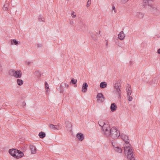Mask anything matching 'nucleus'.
Returning <instances> with one entry per match:
<instances>
[{
  "label": "nucleus",
  "mask_w": 160,
  "mask_h": 160,
  "mask_svg": "<svg viewBox=\"0 0 160 160\" xmlns=\"http://www.w3.org/2000/svg\"><path fill=\"white\" fill-rule=\"evenodd\" d=\"M104 135L107 136H110L114 139L117 138L120 135L119 131L115 127H112L111 129L109 128L106 131Z\"/></svg>",
  "instance_id": "nucleus-1"
},
{
  "label": "nucleus",
  "mask_w": 160,
  "mask_h": 160,
  "mask_svg": "<svg viewBox=\"0 0 160 160\" xmlns=\"http://www.w3.org/2000/svg\"><path fill=\"white\" fill-rule=\"evenodd\" d=\"M124 153L127 154V158L128 160H135L132 149L128 144L124 147Z\"/></svg>",
  "instance_id": "nucleus-2"
},
{
  "label": "nucleus",
  "mask_w": 160,
  "mask_h": 160,
  "mask_svg": "<svg viewBox=\"0 0 160 160\" xmlns=\"http://www.w3.org/2000/svg\"><path fill=\"white\" fill-rule=\"evenodd\" d=\"M98 123L100 126L102 127V133L104 134L106 131L110 128L109 125L108 123H105L102 120H99Z\"/></svg>",
  "instance_id": "nucleus-3"
},
{
  "label": "nucleus",
  "mask_w": 160,
  "mask_h": 160,
  "mask_svg": "<svg viewBox=\"0 0 160 160\" xmlns=\"http://www.w3.org/2000/svg\"><path fill=\"white\" fill-rule=\"evenodd\" d=\"M9 73L11 76H13L16 78H21L22 75L21 72L20 70H18L15 71L11 69L9 71Z\"/></svg>",
  "instance_id": "nucleus-4"
},
{
  "label": "nucleus",
  "mask_w": 160,
  "mask_h": 160,
  "mask_svg": "<svg viewBox=\"0 0 160 160\" xmlns=\"http://www.w3.org/2000/svg\"><path fill=\"white\" fill-rule=\"evenodd\" d=\"M148 10L152 13L155 14L156 15H158L159 13V12L158 9L152 5H151Z\"/></svg>",
  "instance_id": "nucleus-5"
},
{
  "label": "nucleus",
  "mask_w": 160,
  "mask_h": 160,
  "mask_svg": "<svg viewBox=\"0 0 160 160\" xmlns=\"http://www.w3.org/2000/svg\"><path fill=\"white\" fill-rule=\"evenodd\" d=\"M150 0H143V7L144 8L148 9L152 5L150 3Z\"/></svg>",
  "instance_id": "nucleus-6"
},
{
  "label": "nucleus",
  "mask_w": 160,
  "mask_h": 160,
  "mask_svg": "<svg viewBox=\"0 0 160 160\" xmlns=\"http://www.w3.org/2000/svg\"><path fill=\"white\" fill-rule=\"evenodd\" d=\"M97 100L100 102H103L104 101V97L102 94L101 93H98L97 96Z\"/></svg>",
  "instance_id": "nucleus-7"
},
{
  "label": "nucleus",
  "mask_w": 160,
  "mask_h": 160,
  "mask_svg": "<svg viewBox=\"0 0 160 160\" xmlns=\"http://www.w3.org/2000/svg\"><path fill=\"white\" fill-rule=\"evenodd\" d=\"M15 156L14 157L17 158H19L22 157L24 155L23 153L20 151L18 150L16 152L15 154Z\"/></svg>",
  "instance_id": "nucleus-8"
},
{
  "label": "nucleus",
  "mask_w": 160,
  "mask_h": 160,
  "mask_svg": "<svg viewBox=\"0 0 160 160\" xmlns=\"http://www.w3.org/2000/svg\"><path fill=\"white\" fill-rule=\"evenodd\" d=\"M114 93L116 94L119 99H120L121 98V91L120 89H114Z\"/></svg>",
  "instance_id": "nucleus-9"
},
{
  "label": "nucleus",
  "mask_w": 160,
  "mask_h": 160,
  "mask_svg": "<svg viewBox=\"0 0 160 160\" xmlns=\"http://www.w3.org/2000/svg\"><path fill=\"white\" fill-rule=\"evenodd\" d=\"M125 36V34H124L123 31H122L120 32L118 34L119 39L121 40H123Z\"/></svg>",
  "instance_id": "nucleus-10"
},
{
  "label": "nucleus",
  "mask_w": 160,
  "mask_h": 160,
  "mask_svg": "<svg viewBox=\"0 0 160 160\" xmlns=\"http://www.w3.org/2000/svg\"><path fill=\"white\" fill-rule=\"evenodd\" d=\"M18 151V150L16 149H10L9 150V152L10 154L13 157H15L16 152Z\"/></svg>",
  "instance_id": "nucleus-11"
},
{
  "label": "nucleus",
  "mask_w": 160,
  "mask_h": 160,
  "mask_svg": "<svg viewBox=\"0 0 160 160\" xmlns=\"http://www.w3.org/2000/svg\"><path fill=\"white\" fill-rule=\"evenodd\" d=\"M88 85L86 82H84L82 85V91L83 92H85L87 91Z\"/></svg>",
  "instance_id": "nucleus-12"
},
{
  "label": "nucleus",
  "mask_w": 160,
  "mask_h": 160,
  "mask_svg": "<svg viewBox=\"0 0 160 160\" xmlns=\"http://www.w3.org/2000/svg\"><path fill=\"white\" fill-rule=\"evenodd\" d=\"M114 89H120L121 84L118 81H116L114 84Z\"/></svg>",
  "instance_id": "nucleus-13"
},
{
  "label": "nucleus",
  "mask_w": 160,
  "mask_h": 160,
  "mask_svg": "<svg viewBox=\"0 0 160 160\" xmlns=\"http://www.w3.org/2000/svg\"><path fill=\"white\" fill-rule=\"evenodd\" d=\"M77 137L78 138L79 140L82 141L84 139V136L83 134L81 133H78L77 134Z\"/></svg>",
  "instance_id": "nucleus-14"
},
{
  "label": "nucleus",
  "mask_w": 160,
  "mask_h": 160,
  "mask_svg": "<svg viewBox=\"0 0 160 160\" xmlns=\"http://www.w3.org/2000/svg\"><path fill=\"white\" fill-rule=\"evenodd\" d=\"M30 148L32 154H35L36 152V148L33 145H30Z\"/></svg>",
  "instance_id": "nucleus-15"
},
{
  "label": "nucleus",
  "mask_w": 160,
  "mask_h": 160,
  "mask_svg": "<svg viewBox=\"0 0 160 160\" xmlns=\"http://www.w3.org/2000/svg\"><path fill=\"white\" fill-rule=\"evenodd\" d=\"M117 106L115 103H112L110 106L111 110L112 112H114L116 110Z\"/></svg>",
  "instance_id": "nucleus-16"
},
{
  "label": "nucleus",
  "mask_w": 160,
  "mask_h": 160,
  "mask_svg": "<svg viewBox=\"0 0 160 160\" xmlns=\"http://www.w3.org/2000/svg\"><path fill=\"white\" fill-rule=\"evenodd\" d=\"M121 136L122 137V139L125 141V142L126 143L128 144L129 142V140L128 139V137L127 135H124V136L121 135Z\"/></svg>",
  "instance_id": "nucleus-17"
},
{
  "label": "nucleus",
  "mask_w": 160,
  "mask_h": 160,
  "mask_svg": "<svg viewBox=\"0 0 160 160\" xmlns=\"http://www.w3.org/2000/svg\"><path fill=\"white\" fill-rule=\"evenodd\" d=\"M144 14L143 13L140 12H137L136 13V17L139 18H142L144 16Z\"/></svg>",
  "instance_id": "nucleus-18"
},
{
  "label": "nucleus",
  "mask_w": 160,
  "mask_h": 160,
  "mask_svg": "<svg viewBox=\"0 0 160 160\" xmlns=\"http://www.w3.org/2000/svg\"><path fill=\"white\" fill-rule=\"evenodd\" d=\"M114 149L117 152L121 153L122 152V149L119 147H114Z\"/></svg>",
  "instance_id": "nucleus-19"
},
{
  "label": "nucleus",
  "mask_w": 160,
  "mask_h": 160,
  "mask_svg": "<svg viewBox=\"0 0 160 160\" xmlns=\"http://www.w3.org/2000/svg\"><path fill=\"white\" fill-rule=\"evenodd\" d=\"M107 84L105 82H101L100 84V87L101 88H103L107 87Z\"/></svg>",
  "instance_id": "nucleus-20"
},
{
  "label": "nucleus",
  "mask_w": 160,
  "mask_h": 160,
  "mask_svg": "<svg viewBox=\"0 0 160 160\" xmlns=\"http://www.w3.org/2000/svg\"><path fill=\"white\" fill-rule=\"evenodd\" d=\"M38 135L40 138H43L45 137L46 134L45 132L42 131L39 133Z\"/></svg>",
  "instance_id": "nucleus-21"
},
{
  "label": "nucleus",
  "mask_w": 160,
  "mask_h": 160,
  "mask_svg": "<svg viewBox=\"0 0 160 160\" xmlns=\"http://www.w3.org/2000/svg\"><path fill=\"white\" fill-rule=\"evenodd\" d=\"M126 90L127 92V96L131 95L132 93V90L130 88H126Z\"/></svg>",
  "instance_id": "nucleus-22"
},
{
  "label": "nucleus",
  "mask_w": 160,
  "mask_h": 160,
  "mask_svg": "<svg viewBox=\"0 0 160 160\" xmlns=\"http://www.w3.org/2000/svg\"><path fill=\"white\" fill-rule=\"evenodd\" d=\"M9 6V3L8 2H6L4 4L3 7V9L4 11L7 10L8 9V7Z\"/></svg>",
  "instance_id": "nucleus-23"
},
{
  "label": "nucleus",
  "mask_w": 160,
  "mask_h": 160,
  "mask_svg": "<svg viewBox=\"0 0 160 160\" xmlns=\"http://www.w3.org/2000/svg\"><path fill=\"white\" fill-rule=\"evenodd\" d=\"M12 41H13V43L15 45H17L18 44H20V42L17 41L16 39H13L11 41L12 42H11V44L12 45H13V44Z\"/></svg>",
  "instance_id": "nucleus-24"
},
{
  "label": "nucleus",
  "mask_w": 160,
  "mask_h": 160,
  "mask_svg": "<svg viewBox=\"0 0 160 160\" xmlns=\"http://www.w3.org/2000/svg\"><path fill=\"white\" fill-rule=\"evenodd\" d=\"M34 74L36 76L38 77H40L41 76V74L39 71H36L34 72Z\"/></svg>",
  "instance_id": "nucleus-25"
},
{
  "label": "nucleus",
  "mask_w": 160,
  "mask_h": 160,
  "mask_svg": "<svg viewBox=\"0 0 160 160\" xmlns=\"http://www.w3.org/2000/svg\"><path fill=\"white\" fill-rule=\"evenodd\" d=\"M17 83L18 85L21 86L23 84V82L22 80L18 79L17 80Z\"/></svg>",
  "instance_id": "nucleus-26"
},
{
  "label": "nucleus",
  "mask_w": 160,
  "mask_h": 160,
  "mask_svg": "<svg viewBox=\"0 0 160 160\" xmlns=\"http://www.w3.org/2000/svg\"><path fill=\"white\" fill-rule=\"evenodd\" d=\"M45 85L46 91L47 92H48L49 90V85L46 82H45Z\"/></svg>",
  "instance_id": "nucleus-27"
},
{
  "label": "nucleus",
  "mask_w": 160,
  "mask_h": 160,
  "mask_svg": "<svg viewBox=\"0 0 160 160\" xmlns=\"http://www.w3.org/2000/svg\"><path fill=\"white\" fill-rule=\"evenodd\" d=\"M38 19L40 22L44 21V18L41 15L39 16L38 17Z\"/></svg>",
  "instance_id": "nucleus-28"
},
{
  "label": "nucleus",
  "mask_w": 160,
  "mask_h": 160,
  "mask_svg": "<svg viewBox=\"0 0 160 160\" xmlns=\"http://www.w3.org/2000/svg\"><path fill=\"white\" fill-rule=\"evenodd\" d=\"M49 127L51 129L53 130L55 129V125H54L52 124H50L49 125Z\"/></svg>",
  "instance_id": "nucleus-29"
},
{
  "label": "nucleus",
  "mask_w": 160,
  "mask_h": 160,
  "mask_svg": "<svg viewBox=\"0 0 160 160\" xmlns=\"http://www.w3.org/2000/svg\"><path fill=\"white\" fill-rule=\"evenodd\" d=\"M71 82L73 84H75L77 82V80L72 79L71 80Z\"/></svg>",
  "instance_id": "nucleus-30"
},
{
  "label": "nucleus",
  "mask_w": 160,
  "mask_h": 160,
  "mask_svg": "<svg viewBox=\"0 0 160 160\" xmlns=\"http://www.w3.org/2000/svg\"><path fill=\"white\" fill-rule=\"evenodd\" d=\"M128 99L129 101H131L132 100V98L131 96H127Z\"/></svg>",
  "instance_id": "nucleus-31"
},
{
  "label": "nucleus",
  "mask_w": 160,
  "mask_h": 160,
  "mask_svg": "<svg viewBox=\"0 0 160 160\" xmlns=\"http://www.w3.org/2000/svg\"><path fill=\"white\" fill-rule=\"evenodd\" d=\"M71 15L72 18H75L76 16V14H75V12H72Z\"/></svg>",
  "instance_id": "nucleus-32"
},
{
  "label": "nucleus",
  "mask_w": 160,
  "mask_h": 160,
  "mask_svg": "<svg viewBox=\"0 0 160 160\" xmlns=\"http://www.w3.org/2000/svg\"><path fill=\"white\" fill-rule=\"evenodd\" d=\"M91 3V0H88L87 2V7H88L90 6Z\"/></svg>",
  "instance_id": "nucleus-33"
},
{
  "label": "nucleus",
  "mask_w": 160,
  "mask_h": 160,
  "mask_svg": "<svg viewBox=\"0 0 160 160\" xmlns=\"http://www.w3.org/2000/svg\"><path fill=\"white\" fill-rule=\"evenodd\" d=\"M112 10H114V12H116V10L115 9V7L114 5H112Z\"/></svg>",
  "instance_id": "nucleus-34"
},
{
  "label": "nucleus",
  "mask_w": 160,
  "mask_h": 160,
  "mask_svg": "<svg viewBox=\"0 0 160 160\" xmlns=\"http://www.w3.org/2000/svg\"><path fill=\"white\" fill-rule=\"evenodd\" d=\"M57 126L60 129L62 128V126L60 123H58Z\"/></svg>",
  "instance_id": "nucleus-35"
},
{
  "label": "nucleus",
  "mask_w": 160,
  "mask_h": 160,
  "mask_svg": "<svg viewBox=\"0 0 160 160\" xmlns=\"http://www.w3.org/2000/svg\"><path fill=\"white\" fill-rule=\"evenodd\" d=\"M70 23L71 25H73V24H74V22H73V20H71L70 21Z\"/></svg>",
  "instance_id": "nucleus-36"
},
{
  "label": "nucleus",
  "mask_w": 160,
  "mask_h": 160,
  "mask_svg": "<svg viewBox=\"0 0 160 160\" xmlns=\"http://www.w3.org/2000/svg\"><path fill=\"white\" fill-rule=\"evenodd\" d=\"M60 129L58 127L57 125L55 126V129L59 130Z\"/></svg>",
  "instance_id": "nucleus-37"
},
{
  "label": "nucleus",
  "mask_w": 160,
  "mask_h": 160,
  "mask_svg": "<svg viewBox=\"0 0 160 160\" xmlns=\"http://www.w3.org/2000/svg\"><path fill=\"white\" fill-rule=\"evenodd\" d=\"M79 24L80 25L81 24L83 26L84 25V24H83L82 22L81 21H80V22H79Z\"/></svg>",
  "instance_id": "nucleus-38"
},
{
  "label": "nucleus",
  "mask_w": 160,
  "mask_h": 160,
  "mask_svg": "<svg viewBox=\"0 0 160 160\" xmlns=\"http://www.w3.org/2000/svg\"><path fill=\"white\" fill-rule=\"evenodd\" d=\"M65 85L66 87V88H68L69 87V85L66 83H65Z\"/></svg>",
  "instance_id": "nucleus-39"
},
{
  "label": "nucleus",
  "mask_w": 160,
  "mask_h": 160,
  "mask_svg": "<svg viewBox=\"0 0 160 160\" xmlns=\"http://www.w3.org/2000/svg\"><path fill=\"white\" fill-rule=\"evenodd\" d=\"M67 124L68 125V126H71L72 125L69 122H67Z\"/></svg>",
  "instance_id": "nucleus-40"
},
{
  "label": "nucleus",
  "mask_w": 160,
  "mask_h": 160,
  "mask_svg": "<svg viewBox=\"0 0 160 160\" xmlns=\"http://www.w3.org/2000/svg\"><path fill=\"white\" fill-rule=\"evenodd\" d=\"M2 66L1 65V64L0 63V71H2Z\"/></svg>",
  "instance_id": "nucleus-41"
},
{
  "label": "nucleus",
  "mask_w": 160,
  "mask_h": 160,
  "mask_svg": "<svg viewBox=\"0 0 160 160\" xmlns=\"http://www.w3.org/2000/svg\"><path fill=\"white\" fill-rule=\"evenodd\" d=\"M157 52L160 54V48L158 50Z\"/></svg>",
  "instance_id": "nucleus-42"
},
{
  "label": "nucleus",
  "mask_w": 160,
  "mask_h": 160,
  "mask_svg": "<svg viewBox=\"0 0 160 160\" xmlns=\"http://www.w3.org/2000/svg\"><path fill=\"white\" fill-rule=\"evenodd\" d=\"M26 63H27L28 65H29L30 64V62H27Z\"/></svg>",
  "instance_id": "nucleus-43"
},
{
  "label": "nucleus",
  "mask_w": 160,
  "mask_h": 160,
  "mask_svg": "<svg viewBox=\"0 0 160 160\" xmlns=\"http://www.w3.org/2000/svg\"><path fill=\"white\" fill-rule=\"evenodd\" d=\"M108 45V42L107 41V43H106V45Z\"/></svg>",
  "instance_id": "nucleus-44"
},
{
  "label": "nucleus",
  "mask_w": 160,
  "mask_h": 160,
  "mask_svg": "<svg viewBox=\"0 0 160 160\" xmlns=\"http://www.w3.org/2000/svg\"><path fill=\"white\" fill-rule=\"evenodd\" d=\"M100 31H99V33H100Z\"/></svg>",
  "instance_id": "nucleus-45"
}]
</instances>
